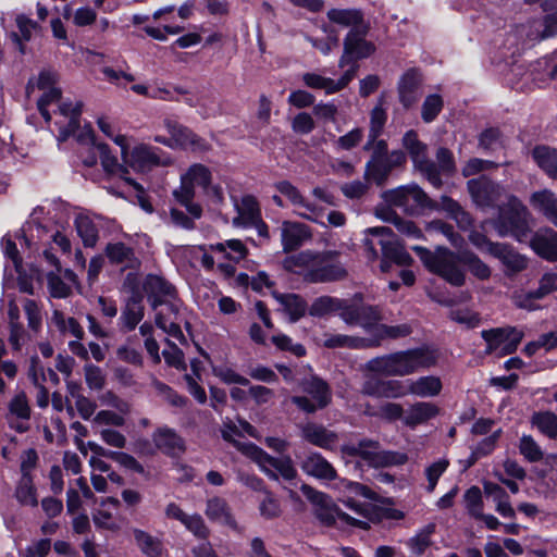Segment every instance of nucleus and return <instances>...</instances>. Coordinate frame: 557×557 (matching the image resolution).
Wrapping results in <instances>:
<instances>
[{
  "label": "nucleus",
  "instance_id": "63",
  "mask_svg": "<svg viewBox=\"0 0 557 557\" xmlns=\"http://www.w3.org/2000/svg\"><path fill=\"white\" fill-rule=\"evenodd\" d=\"M302 81L305 85L309 88L313 89H323L326 94H334L333 88V79L329 77H324L322 75L315 73H305L302 75Z\"/></svg>",
  "mask_w": 557,
  "mask_h": 557
},
{
  "label": "nucleus",
  "instance_id": "17",
  "mask_svg": "<svg viewBox=\"0 0 557 557\" xmlns=\"http://www.w3.org/2000/svg\"><path fill=\"white\" fill-rule=\"evenodd\" d=\"M144 295L138 286L134 285L131 289V295L125 300V306L122 309L120 321L123 329L133 331L143 320L145 314Z\"/></svg>",
  "mask_w": 557,
  "mask_h": 557
},
{
  "label": "nucleus",
  "instance_id": "32",
  "mask_svg": "<svg viewBox=\"0 0 557 557\" xmlns=\"http://www.w3.org/2000/svg\"><path fill=\"white\" fill-rule=\"evenodd\" d=\"M96 147L100 152L101 165L107 173H120L121 176L137 191L141 193L144 190L140 184L129 177H124V175L128 173V170L124 165L119 164L116 157L111 154L107 144H98Z\"/></svg>",
  "mask_w": 557,
  "mask_h": 557
},
{
  "label": "nucleus",
  "instance_id": "22",
  "mask_svg": "<svg viewBox=\"0 0 557 557\" xmlns=\"http://www.w3.org/2000/svg\"><path fill=\"white\" fill-rule=\"evenodd\" d=\"M301 436L310 444L324 449H332L338 441V435L335 432L313 422L301 428Z\"/></svg>",
  "mask_w": 557,
  "mask_h": 557
},
{
  "label": "nucleus",
  "instance_id": "5",
  "mask_svg": "<svg viewBox=\"0 0 557 557\" xmlns=\"http://www.w3.org/2000/svg\"><path fill=\"white\" fill-rule=\"evenodd\" d=\"M300 491L304 496L312 504L313 515L324 527H333L336 519L343 522L358 527L361 529H368L369 523L366 521L357 520L350 517L348 513L342 511L333 502V499L323 492H320L309 484H302Z\"/></svg>",
  "mask_w": 557,
  "mask_h": 557
},
{
  "label": "nucleus",
  "instance_id": "14",
  "mask_svg": "<svg viewBox=\"0 0 557 557\" xmlns=\"http://www.w3.org/2000/svg\"><path fill=\"white\" fill-rule=\"evenodd\" d=\"M423 76L420 70L412 67L407 70L399 78L397 92L399 102L405 109L414 106L422 96Z\"/></svg>",
  "mask_w": 557,
  "mask_h": 557
},
{
  "label": "nucleus",
  "instance_id": "15",
  "mask_svg": "<svg viewBox=\"0 0 557 557\" xmlns=\"http://www.w3.org/2000/svg\"><path fill=\"white\" fill-rule=\"evenodd\" d=\"M435 158L436 162L431 160L432 173L426 170H422L420 173L433 187L441 188L443 186L441 176H453L457 168L453 152L446 147H440L436 150Z\"/></svg>",
  "mask_w": 557,
  "mask_h": 557
},
{
  "label": "nucleus",
  "instance_id": "20",
  "mask_svg": "<svg viewBox=\"0 0 557 557\" xmlns=\"http://www.w3.org/2000/svg\"><path fill=\"white\" fill-rule=\"evenodd\" d=\"M300 468L306 474L321 481H333L337 478L335 468L319 453L308 454Z\"/></svg>",
  "mask_w": 557,
  "mask_h": 557
},
{
  "label": "nucleus",
  "instance_id": "6",
  "mask_svg": "<svg viewBox=\"0 0 557 557\" xmlns=\"http://www.w3.org/2000/svg\"><path fill=\"white\" fill-rule=\"evenodd\" d=\"M338 256L337 251H325L313 255L310 251H302L296 258L295 264L304 265L312 262V268L306 274V280L311 283H326L339 281L346 277L347 272L341 263L334 262Z\"/></svg>",
  "mask_w": 557,
  "mask_h": 557
},
{
  "label": "nucleus",
  "instance_id": "51",
  "mask_svg": "<svg viewBox=\"0 0 557 557\" xmlns=\"http://www.w3.org/2000/svg\"><path fill=\"white\" fill-rule=\"evenodd\" d=\"M435 532V524L429 523L416 536L409 540L408 545L416 555H422L432 544L431 535Z\"/></svg>",
  "mask_w": 557,
  "mask_h": 557
},
{
  "label": "nucleus",
  "instance_id": "55",
  "mask_svg": "<svg viewBox=\"0 0 557 557\" xmlns=\"http://www.w3.org/2000/svg\"><path fill=\"white\" fill-rule=\"evenodd\" d=\"M15 495L22 505H28L32 507H37L38 505L36 490L32 483L30 476H23L16 488Z\"/></svg>",
  "mask_w": 557,
  "mask_h": 557
},
{
  "label": "nucleus",
  "instance_id": "1",
  "mask_svg": "<svg viewBox=\"0 0 557 557\" xmlns=\"http://www.w3.org/2000/svg\"><path fill=\"white\" fill-rule=\"evenodd\" d=\"M437 358L435 349L421 346L372 358L366 369L385 376H406L435 366Z\"/></svg>",
  "mask_w": 557,
  "mask_h": 557
},
{
  "label": "nucleus",
  "instance_id": "11",
  "mask_svg": "<svg viewBox=\"0 0 557 557\" xmlns=\"http://www.w3.org/2000/svg\"><path fill=\"white\" fill-rule=\"evenodd\" d=\"M302 391L310 395L312 400L306 396H294L292 403L307 413H313L318 409L325 408L332 399V392L329 384L318 376H311L301 383Z\"/></svg>",
  "mask_w": 557,
  "mask_h": 557
},
{
  "label": "nucleus",
  "instance_id": "47",
  "mask_svg": "<svg viewBox=\"0 0 557 557\" xmlns=\"http://www.w3.org/2000/svg\"><path fill=\"white\" fill-rule=\"evenodd\" d=\"M275 188L284 196H286L290 202L295 206H299L301 208H304L305 210H308L310 212H314L317 211V208L314 205L310 203L309 201H307L302 195L300 194V191L298 190V188L296 186H294L290 182L288 181H281V182H277L275 184Z\"/></svg>",
  "mask_w": 557,
  "mask_h": 557
},
{
  "label": "nucleus",
  "instance_id": "54",
  "mask_svg": "<svg viewBox=\"0 0 557 557\" xmlns=\"http://www.w3.org/2000/svg\"><path fill=\"white\" fill-rule=\"evenodd\" d=\"M76 230L86 247H94L98 240V230L88 218L76 220Z\"/></svg>",
  "mask_w": 557,
  "mask_h": 557
},
{
  "label": "nucleus",
  "instance_id": "39",
  "mask_svg": "<svg viewBox=\"0 0 557 557\" xmlns=\"http://www.w3.org/2000/svg\"><path fill=\"white\" fill-rule=\"evenodd\" d=\"M275 299L284 307L290 322H296L302 318L307 310V302L302 297L296 294L273 293Z\"/></svg>",
  "mask_w": 557,
  "mask_h": 557
},
{
  "label": "nucleus",
  "instance_id": "40",
  "mask_svg": "<svg viewBox=\"0 0 557 557\" xmlns=\"http://www.w3.org/2000/svg\"><path fill=\"white\" fill-rule=\"evenodd\" d=\"M206 516L211 521L220 522L223 524L233 525L235 523L226 500L221 497H212L208 499Z\"/></svg>",
  "mask_w": 557,
  "mask_h": 557
},
{
  "label": "nucleus",
  "instance_id": "9",
  "mask_svg": "<svg viewBox=\"0 0 557 557\" xmlns=\"http://www.w3.org/2000/svg\"><path fill=\"white\" fill-rule=\"evenodd\" d=\"M341 319L347 325H359L371 333L383 319V314L379 306L364 304L362 294L358 293L351 299H347L346 310L341 314Z\"/></svg>",
  "mask_w": 557,
  "mask_h": 557
},
{
  "label": "nucleus",
  "instance_id": "28",
  "mask_svg": "<svg viewBox=\"0 0 557 557\" xmlns=\"http://www.w3.org/2000/svg\"><path fill=\"white\" fill-rule=\"evenodd\" d=\"M530 202L557 228V196L555 193L549 189L535 191L531 195Z\"/></svg>",
  "mask_w": 557,
  "mask_h": 557
},
{
  "label": "nucleus",
  "instance_id": "10",
  "mask_svg": "<svg viewBox=\"0 0 557 557\" xmlns=\"http://www.w3.org/2000/svg\"><path fill=\"white\" fill-rule=\"evenodd\" d=\"M143 289L153 310H158L160 306H165L175 314L180 300L175 286L169 281L156 274H148L144 280Z\"/></svg>",
  "mask_w": 557,
  "mask_h": 557
},
{
  "label": "nucleus",
  "instance_id": "21",
  "mask_svg": "<svg viewBox=\"0 0 557 557\" xmlns=\"http://www.w3.org/2000/svg\"><path fill=\"white\" fill-rule=\"evenodd\" d=\"M104 253L111 264L121 267V269H137L140 265L139 259L136 257L132 247L122 242L109 243L104 249Z\"/></svg>",
  "mask_w": 557,
  "mask_h": 557
},
{
  "label": "nucleus",
  "instance_id": "4",
  "mask_svg": "<svg viewBox=\"0 0 557 557\" xmlns=\"http://www.w3.org/2000/svg\"><path fill=\"white\" fill-rule=\"evenodd\" d=\"M528 209L516 196H509L507 202L499 207L498 216L493 225L500 237L512 236L523 242L530 228L527 221Z\"/></svg>",
  "mask_w": 557,
  "mask_h": 557
},
{
  "label": "nucleus",
  "instance_id": "27",
  "mask_svg": "<svg viewBox=\"0 0 557 557\" xmlns=\"http://www.w3.org/2000/svg\"><path fill=\"white\" fill-rule=\"evenodd\" d=\"M440 210L447 213L448 218L453 219L461 231H470L474 226V219L466 211L458 201L443 195L440 198Z\"/></svg>",
  "mask_w": 557,
  "mask_h": 557
},
{
  "label": "nucleus",
  "instance_id": "37",
  "mask_svg": "<svg viewBox=\"0 0 557 557\" xmlns=\"http://www.w3.org/2000/svg\"><path fill=\"white\" fill-rule=\"evenodd\" d=\"M438 413V408L431 403H417L412 405L403 418L404 423L408 426L421 424Z\"/></svg>",
  "mask_w": 557,
  "mask_h": 557
},
{
  "label": "nucleus",
  "instance_id": "16",
  "mask_svg": "<svg viewBox=\"0 0 557 557\" xmlns=\"http://www.w3.org/2000/svg\"><path fill=\"white\" fill-rule=\"evenodd\" d=\"M246 453L257 463H264L265 466H271L276 471V473L278 472L285 480H293L297 475V470L295 469L293 461L289 457H272L262 448L253 444L247 446Z\"/></svg>",
  "mask_w": 557,
  "mask_h": 557
},
{
  "label": "nucleus",
  "instance_id": "38",
  "mask_svg": "<svg viewBox=\"0 0 557 557\" xmlns=\"http://www.w3.org/2000/svg\"><path fill=\"white\" fill-rule=\"evenodd\" d=\"M392 168L388 160V154L380 157L379 159H370L366 164L364 178L372 180L377 186H383Z\"/></svg>",
  "mask_w": 557,
  "mask_h": 557
},
{
  "label": "nucleus",
  "instance_id": "25",
  "mask_svg": "<svg viewBox=\"0 0 557 557\" xmlns=\"http://www.w3.org/2000/svg\"><path fill=\"white\" fill-rule=\"evenodd\" d=\"M411 333L412 327L408 323L387 325L377 322L370 333L372 338L368 339V344L369 347H376L380 346L383 341L404 338L409 336Z\"/></svg>",
  "mask_w": 557,
  "mask_h": 557
},
{
  "label": "nucleus",
  "instance_id": "41",
  "mask_svg": "<svg viewBox=\"0 0 557 557\" xmlns=\"http://www.w3.org/2000/svg\"><path fill=\"white\" fill-rule=\"evenodd\" d=\"M134 539L140 552L147 557H162L164 547L160 539L139 529L134 530Z\"/></svg>",
  "mask_w": 557,
  "mask_h": 557
},
{
  "label": "nucleus",
  "instance_id": "24",
  "mask_svg": "<svg viewBox=\"0 0 557 557\" xmlns=\"http://www.w3.org/2000/svg\"><path fill=\"white\" fill-rule=\"evenodd\" d=\"M327 18L343 27H349V30H361L369 24L364 21L363 12L359 9H331L326 13Z\"/></svg>",
  "mask_w": 557,
  "mask_h": 557
},
{
  "label": "nucleus",
  "instance_id": "36",
  "mask_svg": "<svg viewBox=\"0 0 557 557\" xmlns=\"http://www.w3.org/2000/svg\"><path fill=\"white\" fill-rule=\"evenodd\" d=\"M532 157L540 169L549 177L557 178V149L548 146H536Z\"/></svg>",
  "mask_w": 557,
  "mask_h": 557
},
{
  "label": "nucleus",
  "instance_id": "50",
  "mask_svg": "<svg viewBox=\"0 0 557 557\" xmlns=\"http://www.w3.org/2000/svg\"><path fill=\"white\" fill-rule=\"evenodd\" d=\"M444 107V101L442 97L437 94L429 95L421 108V117L423 122L431 123L433 122Z\"/></svg>",
  "mask_w": 557,
  "mask_h": 557
},
{
  "label": "nucleus",
  "instance_id": "62",
  "mask_svg": "<svg viewBox=\"0 0 557 557\" xmlns=\"http://www.w3.org/2000/svg\"><path fill=\"white\" fill-rule=\"evenodd\" d=\"M164 125L176 145L187 148L193 131L172 120H165Z\"/></svg>",
  "mask_w": 557,
  "mask_h": 557
},
{
  "label": "nucleus",
  "instance_id": "53",
  "mask_svg": "<svg viewBox=\"0 0 557 557\" xmlns=\"http://www.w3.org/2000/svg\"><path fill=\"white\" fill-rule=\"evenodd\" d=\"M554 290H557V274L545 273L540 280L539 287L527 294L525 301L531 299H542Z\"/></svg>",
  "mask_w": 557,
  "mask_h": 557
},
{
  "label": "nucleus",
  "instance_id": "3",
  "mask_svg": "<svg viewBox=\"0 0 557 557\" xmlns=\"http://www.w3.org/2000/svg\"><path fill=\"white\" fill-rule=\"evenodd\" d=\"M382 198L387 205L401 208L409 215H420L425 210L440 211V201L430 198L418 184L385 190Z\"/></svg>",
  "mask_w": 557,
  "mask_h": 557
},
{
  "label": "nucleus",
  "instance_id": "26",
  "mask_svg": "<svg viewBox=\"0 0 557 557\" xmlns=\"http://www.w3.org/2000/svg\"><path fill=\"white\" fill-rule=\"evenodd\" d=\"M440 210L447 213L448 218L453 219L461 231H470L474 226V219L466 211L458 201L443 195L440 198Z\"/></svg>",
  "mask_w": 557,
  "mask_h": 557
},
{
  "label": "nucleus",
  "instance_id": "52",
  "mask_svg": "<svg viewBox=\"0 0 557 557\" xmlns=\"http://www.w3.org/2000/svg\"><path fill=\"white\" fill-rule=\"evenodd\" d=\"M83 111V103L76 102L71 111V117L66 125H59L58 140L60 143L65 141L70 136L75 135L79 128V119Z\"/></svg>",
  "mask_w": 557,
  "mask_h": 557
},
{
  "label": "nucleus",
  "instance_id": "12",
  "mask_svg": "<svg viewBox=\"0 0 557 557\" xmlns=\"http://www.w3.org/2000/svg\"><path fill=\"white\" fill-rule=\"evenodd\" d=\"M370 26L362 27L361 30H349L344 38V51L338 61L339 67H345L350 63H357L358 60L370 57L375 51V46L366 40Z\"/></svg>",
  "mask_w": 557,
  "mask_h": 557
},
{
  "label": "nucleus",
  "instance_id": "19",
  "mask_svg": "<svg viewBox=\"0 0 557 557\" xmlns=\"http://www.w3.org/2000/svg\"><path fill=\"white\" fill-rule=\"evenodd\" d=\"M492 256L498 259L505 267L504 272L507 276L522 272L528 265L527 258L505 243L493 246Z\"/></svg>",
  "mask_w": 557,
  "mask_h": 557
},
{
  "label": "nucleus",
  "instance_id": "64",
  "mask_svg": "<svg viewBox=\"0 0 557 557\" xmlns=\"http://www.w3.org/2000/svg\"><path fill=\"white\" fill-rule=\"evenodd\" d=\"M152 386L158 392L159 395L163 396L166 401H169L172 406L175 407H184L187 403L185 397L180 396L174 389H172L169 385L154 380L152 382Z\"/></svg>",
  "mask_w": 557,
  "mask_h": 557
},
{
  "label": "nucleus",
  "instance_id": "56",
  "mask_svg": "<svg viewBox=\"0 0 557 557\" xmlns=\"http://www.w3.org/2000/svg\"><path fill=\"white\" fill-rule=\"evenodd\" d=\"M185 175L191 183L202 187V189L208 188L212 180L211 171L201 163L193 164Z\"/></svg>",
  "mask_w": 557,
  "mask_h": 557
},
{
  "label": "nucleus",
  "instance_id": "59",
  "mask_svg": "<svg viewBox=\"0 0 557 557\" xmlns=\"http://www.w3.org/2000/svg\"><path fill=\"white\" fill-rule=\"evenodd\" d=\"M84 374L87 386L94 391H101L106 385V376L102 370L92 363L84 366Z\"/></svg>",
  "mask_w": 557,
  "mask_h": 557
},
{
  "label": "nucleus",
  "instance_id": "42",
  "mask_svg": "<svg viewBox=\"0 0 557 557\" xmlns=\"http://www.w3.org/2000/svg\"><path fill=\"white\" fill-rule=\"evenodd\" d=\"M515 330L516 327L513 326L483 330L481 336L486 342L485 354L491 355L496 352L500 346L510 338Z\"/></svg>",
  "mask_w": 557,
  "mask_h": 557
},
{
  "label": "nucleus",
  "instance_id": "43",
  "mask_svg": "<svg viewBox=\"0 0 557 557\" xmlns=\"http://www.w3.org/2000/svg\"><path fill=\"white\" fill-rule=\"evenodd\" d=\"M461 263L467 267L470 273L481 281L491 277V268L483 262L478 255L469 249L461 250Z\"/></svg>",
  "mask_w": 557,
  "mask_h": 557
},
{
  "label": "nucleus",
  "instance_id": "18",
  "mask_svg": "<svg viewBox=\"0 0 557 557\" xmlns=\"http://www.w3.org/2000/svg\"><path fill=\"white\" fill-rule=\"evenodd\" d=\"M403 146L408 151L414 168L419 172L426 170L429 173H432L433 165L428 157V146L419 140L418 134L413 129L408 131L404 135Z\"/></svg>",
  "mask_w": 557,
  "mask_h": 557
},
{
  "label": "nucleus",
  "instance_id": "58",
  "mask_svg": "<svg viewBox=\"0 0 557 557\" xmlns=\"http://www.w3.org/2000/svg\"><path fill=\"white\" fill-rule=\"evenodd\" d=\"M520 454L530 462H537L543 458V451L531 435H523L519 444Z\"/></svg>",
  "mask_w": 557,
  "mask_h": 557
},
{
  "label": "nucleus",
  "instance_id": "8",
  "mask_svg": "<svg viewBox=\"0 0 557 557\" xmlns=\"http://www.w3.org/2000/svg\"><path fill=\"white\" fill-rule=\"evenodd\" d=\"M368 234L379 237L377 244L381 247L382 260L380 269L386 273L391 270L392 263L397 265H410L413 261L412 257L405 249L404 245L395 239L392 228L386 226H376L367 228Z\"/></svg>",
  "mask_w": 557,
  "mask_h": 557
},
{
  "label": "nucleus",
  "instance_id": "31",
  "mask_svg": "<svg viewBox=\"0 0 557 557\" xmlns=\"http://www.w3.org/2000/svg\"><path fill=\"white\" fill-rule=\"evenodd\" d=\"M126 162L134 170L141 172L161 164L160 158L154 149L146 145L135 147L131 153L129 160H126Z\"/></svg>",
  "mask_w": 557,
  "mask_h": 557
},
{
  "label": "nucleus",
  "instance_id": "13",
  "mask_svg": "<svg viewBox=\"0 0 557 557\" xmlns=\"http://www.w3.org/2000/svg\"><path fill=\"white\" fill-rule=\"evenodd\" d=\"M467 189L472 201L481 208L495 206L503 194V187L485 175L469 180Z\"/></svg>",
  "mask_w": 557,
  "mask_h": 557
},
{
  "label": "nucleus",
  "instance_id": "61",
  "mask_svg": "<svg viewBox=\"0 0 557 557\" xmlns=\"http://www.w3.org/2000/svg\"><path fill=\"white\" fill-rule=\"evenodd\" d=\"M9 411L11 414L22 420H28L30 418V407L24 392H20L11 399Z\"/></svg>",
  "mask_w": 557,
  "mask_h": 557
},
{
  "label": "nucleus",
  "instance_id": "45",
  "mask_svg": "<svg viewBox=\"0 0 557 557\" xmlns=\"http://www.w3.org/2000/svg\"><path fill=\"white\" fill-rule=\"evenodd\" d=\"M173 318L168 317L163 310H158L156 313V325L163 330L170 336L178 339L181 343L185 341L184 334L178 324L180 305Z\"/></svg>",
  "mask_w": 557,
  "mask_h": 557
},
{
  "label": "nucleus",
  "instance_id": "29",
  "mask_svg": "<svg viewBox=\"0 0 557 557\" xmlns=\"http://www.w3.org/2000/svg\"><path fill=\"white\" fill-rule=\"evenodd\" d=\"M156 446L168 456H178L184 453L185 444L181 436L170 429H160L153 434Z\"/></svg>",
  "mask_w": 557,
  "mask_h": 557
},
{
  "label": "nucleus",
  "instance_id": "7",
  "mask_svg": "<svg viewBox=\"0 0 557 557\" xmlns=\"http://www.w3.org/2000/svg\"><path fill=\"white\" fill-rule=\"evenodd\" d=\"M377 441L363 438L356 444H347L342 447L343 454L350 457H361L375 467L404 465L407 456L396 451H380Z\"/></svg>",
  "mask_w": 557,
  "mask_h": 557
},
{
  "label": "nucleus",
  "instance_id": "33",
  "mask_svg": "<svg viewBox=\"0 0 557 557\" xmlns=\"http://www.w3.org/2000/svg\"><path fill=\"white\" fill-rule=\"evenodd\" d=\"M347 299L336 298L332 296H321L313 300L309 307V314L312 317H324L338 312L343 314L346 310Z\"/></svg>",
  "mask_w": 557,
  "mask_h": 557
},
{
  "label": "nucleus",
  "instance_id": "44",
  "mask_svg": "<svg viewBox=\"0 0 557 557\" xmlns=\"http://www.w3.org/2000/svg\"><path fill=\"white\" fill-rule=\"evenodd\" d=\"M323 346L331 349L339 347L360 349L369 347V344L368 339L363 337H356L344 334H325Z\"/></svg>",
  "mask_w": 557,
  "mask_h": 557
},
{
  "label": "nucleus",
  "instance_id": "34",
  "mask_svg": "<svg viewBox=\"0 0 557 557\" xmlns=\"http://www.w3.org/2000/svg\"><path fill=\"white\" fill-rule=\"evenodd\" d=\"M15 23L18 32H13L10 38L15 44L17 50L22 53H26L25 42L29 41L33 37V33L39 29L38 23L28 18L24 14H18L15 18Z\"/></svg>",
  "mask_w": 557,
  "mask_h": 557
},
{
  "label": "nucleus",
  "instance_id": "2",
  "mask_svg": "<svg viewBox=\"0 0 557 557\" xmlns=\"http://www.w3.org/2000/svg\"><path fill=\"white\" fill-rule=\"evenodd\" d=\"M411 249L430 272L437 274L453 286L465 285L466 272L461 268V250L454 252L446 247H437L433 252L421 246H413Z\"/></svg>",
  "mask_w": 557,
  "mask_h": 557
},
{
  "label": "nucleus",
  "instance_id": "30",
  "mask_svg": "<svg viewBox=\"0 0 557 557\" xmlns=\"http://www.w3.org/2000/svg\"><path fill=\"white\" fill-rule=\"evenodd\" d=\"M531 247L543 259L557 261V232L548 228L545 234H536Z\"/></svg>",
  "mask_w": 557,
  "mask_h": 557
},
{
  "label": "nucleus",
  "instance_id": "60",
  "mask_svg": "<svg viewBox=\"0 0 557 557\" xmlns=\"http://www.w3.org/2000/svg\"><path fill=\"white\" fill-rule=\"evenodd\" d=\"M212 373L225 384H239L248 386L249 380L226 366H216L212 368Z\"/></svg>",
  "mask_w": 557,
  "mask_h": 557
},
{
  "label": "nucleus",
  "instance_id": "35",
  "mask_svg": "<svg viewBox=\"0 0 557 557\" xmlns=\"http://www.w3.org/2000/svg\"><path fill=\"white\" fill-rule=\"evenodd\" d=\"M409 394L419 397H434L442 391V382L440 377L428 375L417 380H408Z\"/></svg>",
  "mask_w": 557,
  "mask_h": 557
},
{
  "label": "nucleus",
  "instance_id": "49",
  "mask_svg": "<svg viewBox=\"0 0 557 557\" xmlns=\"http://www.w3.org/2000/svg\"><path fill=\"white\" fill-rule=\"evenodd\" d=\"M386 122V112L382 107H375L371 112L370 128L368 134V141L363 149H368L370 144L377 139L381 135Z\"/></svg>",
  "mask_w": 557,
  "mask_h": 557
},
{
  "label": "nucleus",
  "instance_id": "57",
  "mask_svg": "<svg viewBox=\"0 0 557 557\" xmlns=\"http://www.w3.org/2000/svg\"><path fill=\"white\" fill-rule=\"evenodd\" d=\"M239 215L248 222L255 223L259 220L260 209L258 201L251 195H246L242 198L239 205H236Z\"/></svg>",
  "mask_w": 557,
  "mask_h": 557
},
{
  "label": "nucleus",
  "instance_id": "23",
  "mask_svg": "<svg viewBox=\"0 0 557 557\" xmlns=\"http://www.w3.org/2000/svg\"><path fill=\"white\" fill-rule=\"evenodd\" d=\"M309 227L301 223L284 222L281 230L283 250L290 252L298 249L302 243L310 238Z\"/></svg>",
  "mask_w": 557,
  "mask_h": 557
},
{
  "label": "nucleus",
  "instance_id": "46",
  "mask_svg": "<svg viewBox=\"0 0 557 557\" xmlns=\"http://www.w3.org/2000/svg\"><path fill=\"white\" fill-rule=\"evenodd\" d=\"M531 423L536 426L541 433L549 438L557 437V414L552 411L534 412Z\"/></svg>",
  "mask_w": 557,
  "mask_h": 557
},
{
  "label": "nucleus",
  "instance_id": "48",
  "mask_svg": "<svg viewBox=\"0 0 557 557\" xmlns=\"http://www.w3.org/2000/svg\"><path fill=\"white\" fill-rule=\"evenodd\" d=\"M426 232L438 233L444 235L454 247H461L463 245V237L457 233L454 226L442 220H433L428 223Z\"/></svg>",
  "mask_w": 557,
  "mask_h": 557
}]
</instances>
